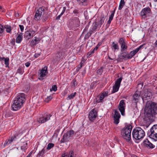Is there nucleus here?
I'll use <instances>...</instances> for the list:
<instances>
[{"mask_svg": "<svg viewBox=\"0 0 157 157\" xmlns=\"http://www.w3.org/2000/svg\"><path fill=\"white\" fill-rule=\"evenodd\" d=\"M4 29L2 25H0V36L2 35V33L4 31Z\"/></svg>", "mask_w": 157, "mask_h": 157, "instance_id": "a19ab883", "label": "nucleus"}, {"mask_svg": "<svg viewBox=\"0 0 157 157\" xmlns=\"http://www.w3.org/2000/svg\"><path fill=\"white\" fill-rule=\"evenodd\" d=\"M13 139L14 138L12 137L11 138H10L8 140H6L4 144V146L5 147L11 144L13 142Z\"/></svg>", "mask_w": 157, "mask_h": 157, "instance_id": "393cba45", "label": "nucleus"}, {"mask_svg": "<svg viewBox=\"0 0 157 157\" xmlns=\"http://www.w3.org/2000/svg\"><path fill=\"white\" fill-rule=\"evenodd\" d=\"M141 95V91H136L132 96V101L136 103L140 99Z\"/></svg>", "mask_w": 157, "mask_h": 157, "instance_id": "f8f14e48", "label": "nucleus"}, {"mask_svg": "<svg viewBox=\"0 0 157 157\" xmlns=\"http://www.w3.org/2000/svg\"><path fill=\"white\" fill-rule=\"evenodd\" d=\"M17 73H18L21 74H22L24 71L23 70L22 67H19L17 70Z\"/></svg>", "mask_w": 157, "mask_h": 157, "instance_id": "58836bf2", "label": "nucleus"}, {"mask_svg": "<svg viewBox=\"0 0 157 157\" xmlns=\"http://www.w3.org/2000/svg\"><path fill=\"white\" fill-rule=\"evenodd\" d=\"M40 41V39L39 38L35 37V39L34 40H33L31 41H29V45L31 47H33L38 43Z\"/></svg>", "mask_w": 157, "mask_h": 157, "instance_id": "4be33fe9", "label": "nucleus"}, {"mask_svg": "<svg viewBox=\"0 0 157 157\" xmlns=\"http://www.w3.org/2000/svg\"><path fill=\"white\" fill-rule=\"evenodd\" d=\"M4 60L5 62V64L6 65V67H9V59L8 57H7L6 58H5L4 59Z\"/></svg>", "mask_w": 157, "mask_h": 157, "instance_id": "c85d7f7f", "label": "nucleus"}, {"mask_svg": "<svg viewBox=\"0 0 157 157\" xmlns=\"http://www.w3.org/2000/svg\"><path fill=\"white\" fill-rule=\"evenodd\" d=\"M71 21L75 23L76 24H78L79 23V19L77 17H74L71 19Z\"/></svg>", "mask_w": 157, "mask_h": 157, "instance_id": "a878e982", "label": "nucleus"}, {"mask_svg": "<svg viewBox=\"0 0 157 157\" xmlns=\"http://www.w3.org/2000/svg\"><path fill=\"white\" fill-rule=\"evenodd\" d=\"M48 18V16L46 15L44 17L43 19H42V21L43 22H45L46 21H47Z\"/></svg>", "mask_w": 157, "mask_h": 157, "instance_id": "864d4df0", "label": "nucleus"}, {"mask_svg": "<svg viewBox=\"0 0 157 157\" xmlns=\"http://www.w3.org/2000/svg\"><path fill=\"white\" fill-rule=\"evenodd\" d=\"M157 105L155 103H151L149 105H146L144 110V119L145 120H152L156 115Z\"/></svg>", "mask_w": 157, "mask_h": 157, "instance_id": "f257e3e1", "label": "nucleus"}, {"mask_svg": "<svg viewBox=\"0 0 157 157\" xmlns=\"http://www.w3.org/2000/svg\"><path fill=\"white\" fill-rule=\"evenodd\" d=\"M44 9L42 7H40L36 11L34 16V18L36 20H40L42 16L44 14Z\"/></svg>", "mask_w": 157, "mask_h": 157, "instance_id": "1a4fd4ad", "label": "nucleus"}, {"mask_svg": "<svg viewBox=\"0 0 157 157\" xmlns=\"http://www.w3.org/2000/svg\"><path fill=\"white\" fill-rule=\"evenodd\" d=\"M45 150L43 149L40 152H39L38 155H42L45 153Z\"/></svg>", "mask_w": 157, "mask_h": 157, "instance_id": "8fccbe9b", "label": "nucleus"}, {"mask_svg": "<svg viewBox=\"0 0 157 157\" xmlns=\"http://www.w3.org/2000/svg\"><path fill=\"white\" fill-rule=\"evenodd\" d=\"M145 45V44H144L141 45L139 47V48H136L135 50L131 51L128 54V58L129 59L132 58L133 56H134L140 50V49L142 48L144 45Z\"/></svg>", "mask_w": 157, "mask_h": 157, "instance_id": "dca6fc26", "label": "nucleus"}, {"mask_svg": "<svg viewBox=\"0 0 157 157\" xmlns=\"http://www.w3.org/2000/svg\"><path fill=\"white\" fill-rule=\"evenodd\" d=\"M73 13L75 14V16H78V15L79 13V11L78 9H75L73 11Z\"/></svg>", "mask_w": 157, "mask_h": 157, "instance_id": "e433bc0d", "label": "nucleus"}, {"mask_svg": "<svg viewBox=\"0 0 157 157\" xmlns=\"http://www.w3.org/2000/svg\"><path fill=\"white\" fill-rule=\"evenodd\" d=\"M97 116V109L95 108L93 109L89 113L88 117L89 120L91 121H93Z\"/></svg>", "mask_w": 157, "mask_h": 157, "instance_id": "9b49d317", "label": "nucleus"}, {"mask_svg": "<svg viewBox=\"0 0 157 157\" xmlns=\"http://www.w3.org/2000/svg\"><path fill=\"white\" fill-rule=\"evenodd\" d=\"M76 93L75 92L74 93H72L70 95H68L67 100L71 99L73 98L75 96Z\"/></svg>", "mask_w": 157, "mask_h": 157, "instance_id": "c9c22d12", "label": "nucleus"}, {"mask_svg": "<svg viewBox=\"0 0 157 157\" xmlns=\"http://www.w3.org/2000/svg\"><path fill=\"white\" fill-rule=\"evenodd\" d=\"M22 106L19 104L17 103L14 101H13V104L12 105V108L14 111H17L20 109Z\"/></svg>", "mask_w": 157, "mask_h": 157, "instance_id": "412c9836", "label": "nucleus"}, {"mask_svg": "<svg viewBox=\"0 0 157 157\" xmlns=\"http://www.w3.org/2000/svg\"><path fill=\"white\" fill-rule=\"evenodd\" d=\"M4 59H5V57H0V61H2V60H3Z\"/></svg>", "mask_w": 157, "mask_h": 157, "instance_id": "0e129e2a", "label": "nucleus"}, {"mask_svg": "<svg viewBox=\"0 0 157 157\" xmlns=\"http://www.w3.org/2000/svg\"><path fill=\"white\" fill-rule=\"evenodd\" d=\"M114 117L120 118L121 115L119 113L117 110L115 111Z\"/></svg>", "mask_w": 157, "mask_h": 157, "instance_id": "473e14b6", "label": "nucleus"}, {"mask_svg": "<svg viewBox=\"0 0 157 157\" xmlns=\"http://www.w3.org/2000/svg\"><path fill=\"white\" fill-rule=\"evenodd\" d=\"M114 123L117 124L119 122V119L120 118L114 117Z\"/></svg>", "mask_w": 157, "mask_h": 157, "instance_id": "a18cd8bd", "label": "nucleus"}, {"mask_svg": "<svg viewBox=\"0 0 157 157\" xmlns=\"http://www.w3.org/2000/svg\"><path fill=\"white\" fill-rule=\"evenodd\" d=\"M125 106V104L124 103V100H122L120 102L118 108L121 114L123 116L124 115Z\"/></svg>", "mask_w": 157, "mask_h": 157, "instance_id": "2eb2a0df", "label": "nucleus"}, {"mask_svg": "<svg viewBox=\"0 0 157 157\" xmlns=\"http://www.w3.org/2000/svg\"><path fill=\"white\" fill-rule=\"evenodd\" d=\"M145 143L146 146L149 148H153L155 147V145H153L148 140H147V141H145Z\"/></svg>", "mask_w": 157, "mask_h": 157, "instance_id": "5701e85b", "label": "nucleus"}, {"mask_svg": "<svg viewBox=\"0 0 157 157\" xmlns=\"http://www.w3.org/2000/svg\"><path fill=\"white\" fill-rule=\"evenodd\" d=\"M19 14L18 13H15V16L16 17H17L19 16Z\"/></svg>", "mask_w": 157, "mask_h": 157, "instance_id": "774afa93", "label": "nucleus"}, {"mask_svg": "<svg viewBox=\"0 0 157 157\" xmlns=\"http://www.w3.org/2000/svg\"><path fill=\"white\" fill-rule=\"evenodd\" d=\"M75 132L73 130H70L65 133L63 138L61 140L60 142L62 143L68 142L71 139L74 135L75 134Z\"/></svg>", "mask_w": 157, "mask_h": 157, "instance_id": "20e7f679", "label": "nucleus"}, {"mask_svg": "<svg viewBox=\"0 0 157 157\" xmlns=\"http://www.w3.org/2000/svg\"><path fill=\"white\" fill-rule=\"evenodd\" d=\"M62 53L61 52H58L56 55L55 59L56 61L59 60L61 56Z\"/></svg>", "mask_w": 157, "mask_h": 157, "instance_id": "7c9ffc66", "label": "nucleus"}, {"mask_svg": "<svg viewBox=\"0 0 157 157\" xmlns=\"http://www.w3.org/2000/svg\"><path fill=\"white\" fill-rule=\"evenodd\" d=\"M111 20L109 19V20H108V24H110L111 22Z\"/></svg>", "mask_w": 157, "mask_h": 157, "instance_id": "338daca9", "label": "nucleus"}, {"mask_svg": "<svg viewBox=\"0 0 157 157\" xmlns=\"http://www.w3.org/2000/svg\"><path fill=\"white\" fill-rule=\"evenodd\" d=\"M114 13H115V10H114L113 11H112V13L109 17V20H110L111 21L112 20L113 18V17H114Z\"/></svg>", "mask_w": 157, "mask_h": 157, "instance_id": "37998d69", "label": "nucleus"}, {"mask_svg": "<svg viewBox=\"0 0 157 157\" xmlns=\"http://www.w3.org/2000/svg\"><path fill=\"white\" fill-rule=\"evenodd\" d=\"M47 67H44L41 71L40 72V76L39 79H42V78L44 77L47 74Z\"/></svg>", "mask_w": 157, "mask_h": 157, "instance_id": "aec40b11", "label": "nucleus"}, {"mask_svg": "<svg viewBox=\"0 0 157 157\" xmlns=\"http://www.w3.org/2000/svg\"><path fill=\"white\" fill-rule=\"evenodd\" d=\"M19 27L21 29V32H23L24 30V27L23 25H19Z\"/></svg>", "mask_w": 157, "mask_h": 157, "instance_id": "4d7b16f0", "label": "nucleus"}, {"mask_svg": "<svg viewBox=\"0 0 157 157\" xmlns=\"http://www.w3.org/2000/svg\"><path fill=\"white\" fill-rule=\"evenodd\" d=\"M62 157H67V156L66 155V153H65L62 155Z\"/></svg>", "mask_w": 157, "mask_h": 157, "instance_id": "e2e57ef3", "label": "nucleus"}, {"mask_svg": "<svg viewBox=\"0 0 157 157\" xmlns=\"http://www.w3.org/2000/svg\"><path fill=\"white\" fill-rule=\"evenodd\" d=\"M51 116L52 115L48 113H44L40 118H38L37 119V121L40 124L44 123L50 120Z\"/></svg>", "mask_w": 157, "mask_h": 157, "instance_id": "0eeeda50", "label": "nucleus"}, {"mask_svg": "<svg viewBox=\"0 0 157 157\" xmlns=\"http://www.w3.org/2000/svg\"><path fill=\"white\" fill-rule=\"evenodd\" d=\"M121 52L118 56V59H129L128 58V53L127 51Z\"/></svg>", "mask_w": 157, "mask_h": 157, "instance_id": "f3484780", "label": "nucleus"}, {"mask_svg": "<svg viewBox=\"0 0 157 157\" xmlns=\"http://www.w3.org/2000/svg\"><path fill=\"white\" fill-rule=\"evenodd\" d=\"M52 90L54 91H56L57 90V86L56 85H53L52 86Z\"/></svg>", "mask_w": 157, "mask_h": 157, "instance_id": "09e8293b", "label": "nucleus"}, {"mask_svg": "<svg viewBox=\"0 0 157 157\" xmlns=\"http://www.w3.org/2000/svg\"><path fill=\"white\" fill-rule=\"evenodd\" d=\"M6 31L7 33H10L11 30V27L10 26H7V27H6Z\"/></svg>", "mask_w": 157, "mask_h": 157, "instance_id": "49530a36", "label": "nucleus"}, {"mask_svg": "<svg viewBox=\"0 0 157 157\" xmlns=\"http://www.w3.org/2000/svg\"><path fill=\"white\" fill-rule=\"evenodd\" d=\"M105 19V17H104V15H101L100 19L99 21V24L100 25V26L103 24L104 22Z\"/></svg>", "mask_w": 157, "mask_h": 157, "instance_id": "cd10ccee", "label": "nucleus"}, {"mask_svg": "<svg viewBox=\"0 0 157 157\" xmlns=\"http://www.w3.org/2000/svg\"><path fill=\"white\" fill-rule=\"evenodd\" d=\"M25 95L23 93L19 94L15 98L13 101L22 106L25 101Z\"/></svg>", "mask_w": 157, "mask_h": 157, "instance_id": "6e6552de", "label": "nucleus"}, {"mask_svg": "<svg viewBox=\"0 0 157 157\" xmlns=\"http://www.w3.org/2000/svg\"><path fill=\"white\" fill-rule=\"evenodd\" d=\"M98 48L97 47H95V48H94V49L92 50H91L90 51V52L92 53V54L94 53V52L95 51H96L97 50Z\"/></svg>", "mask_w": 157, "mask_h": 157, "instance_id": "5fc2aeb1", "label": "nucleus"}, {"mask_svg": "<svg viewBox=\"0 0 157 157\" xmlns=\"http://www.w3.org/2000/svg\"><path fill=\"white\" fill-rule=\"evenodd\" d=\"M151 10L149 7L144 8L142 9L140 12V15L144 18L146 17V14L147 13H150Z\"/></svg>", "mask_w": 157, "mask_h": 157, "instance_id": "a211bd4d", "label": "nucleus"}, {"mask_svg": "<svg viewBox=\"0 0 157 157\" xmlns=\"http://www.w3.org/2000/svg\"><path fill=\"white\" fill-rule=\"evenodd\" d=\"M112 46L115 50L119 49V46L118 45L117 43V42H113L112 43Z\"/></svg>", "mask_w": 157, "mask_h": 157, "instance_id": "c756f323", "label": "nucleus"}, {"mask_svg": "<svg viewBox=\"0 0 157 157\" xmlns=\"http://www.w3.org/2000/svg\"><path fill=\"white\" fill-rule=\"evenodd\" d=\"M54 146V144L52 143H49L48 144L47 149L48 150H50Z\"/></svg>", "mask_w": 157, "mask_h": 157, "instance_id": "ea45409f", "label": "nucleus"}, {"mask_svg": "<svg viewBox=\"0 0 157 157\" xmlns=\"http://www.w3.org/2000/svg\"><path fill=\"white\" fill-rule=\"evenodd\" d=\"M125 2L124 0H121L118 9L120 10H121L123 6L125 5Z\"/></svg>", "mask_w": 157, "mask_h": 157, "instance_id": "bb28decb", "label": "nucleus"}, {"mask_svg": "<svg viewBox=\"0 0 157 157\" xmlns=\"http://www.w3.org/2000/svg\"><path fill=\"white\" fill-rule=\"evenodd\" d=\"M86 60L83 58H82V61H81L80 63V68H81L82 66H83L84 63L85 62Z\"/></svg>", "mask_w": 157, "mask_h": 157, "instance_id": "3c124183", "label": "nucleus"}, {"mask_svg": "<svg viewBox=\"0 0 157 157\" xmlns=\"http://www.w3.org/2000/svg\"><path fill=\"white\" fill-rule=\"evenodd\" d=\"M118 42L121 45V52L127 51L128 47L124 38H121Z\"/></svg>", "mask_w": 157, "mask_h": 157, "instance_id": "ddd939ff", "label": "nucleus"}, {"mask_svg": "<svg viewBox=\"0 0 157 157\" xmlns=\"http://www.w3.org/2000/svg\"><path fill=\"white\" fill-rule=\"evenodd\" d=\"M133 138L136 140H140L143 139L145 135L144 130L140 127L134 128L132 131Z\"/></svg>", "mask_w": 157, "mask_h": 157, "instance_id": "f03ea898", "label": "nucleus"}, {"mask_svg": "<svg viewBox=\"0 0 157 157\" xmlns=\"http://www.w3.org/2000/svg\"><path fill=\"white\" fill-rule=\"evenodd\" d=\"M122 79V78L121 77L117 80L114 85L113 86V89L112 92V93H115L118 90Z\"/></svg>", "mask_w": 157, "mask_h": 157, "instance_id": "9d476101", "label": "nucleus"}, {"mask_svg": "<svg viewBox=\"0 0 157 157\" xmlns=\"http://www.w3.org/2000/svg\"><path fill=\"white\" fill-rule=\"evenodd\" d=\"M92 54V53L90 52H89L87 53V55L88 56H90Z\"/></svg>", "mask_w": 157, "mask_h": 157, "instance_id": "69168bd1", "label": "nucleus"}, {"mask_svg": "<svg viewBox=\"0 0 157 157\" xmlns=\"http://www.w3.org/2000/svg\"><path fill=\"white\" fill-rule=\"evenodd\" d=\"M35 33V32L32 29H29L25 32L24 35V37L29 40L33 36Z\"/></svg>", "mask_w": 157, "mask_h": 157, "instance_id": "4468645a", "label": "nucleus"}, {"mask_svg": "<svg viewBox=\"0 0 157 157\" xmlns=\"http://www.w3.org/2000/svg\"><path fill=\"white\" fill-rule=\"evenodd\" d=\"M97 25L96 24H95V25L92 28V29L93 30H96L97 28Z\"/></svg>", "mask_w": 157, "mask_h": 157, "instance_id": "13d9d810", "label": "nucleus"}, {"mask_svg": "<svg viewBox=\"0 0 157 157\" xmlns=\"http://www.w3.org/2000/svg\"><path fill=\"white\" fill-rule=\"evenodd\" d=\"M23 143V145L21 147V148L23 150H25L27 148V143L26 142H24Z\"/></svg>", "mask_w": 157, "mask_h": 157, "instance_id": "72a5a7b5", "label": "nucleus"}, {"mask_svg": "<svg viewBox=\"0 0 157 157\" xmlns=\"http://www.w3.org/2000/svg\"><path fill=\"white\" fill-rule=\"evenodd\" d=\"M40 55V54L39 53H35L34 55V57L35 58H37Z\"/></svg>", "mask_w": 157, "mask_h": 157, "instance_id": "680f3d73", "label": "nucleus"}, {"mask_svg": "<svg viewBox=\"0 0 157 157\" xmlns=\"http://www.w3.org/2000/svg\"><path fill=\"white\" fill-rule=\"evenodd\" d=\"M66 7H63V10L62 11V12L60 13L61 15H63V14L65 12L66 10Z\"/></svg>", "mask_w": 157, "mask_h": 157, "instance_id": "6e6d98bb", "label": "nucleus"}, {"mask_svg": "<svg viewBox=\"0 0 157 157\" xmlns=\"http://www.w3.org/2000/svg\"><path fill=\"white\" fill-rule=\"evenodd\" d=\"M92 33V30L90 31L89 32L85 35V38L86 39H88L89 37L91 35Z\"/></svg>", "mask_w": 157, "mask_h": 157, "instance_id": "f704fd0d", "label": "nucleus"}, {"mask_svg": "<svg viewBox=\"0 0 157 157\" xmlns=\"http://www.w3.org/2000/svg\"><path fill=\"white\" fill-rule=\"evenodd\" d=\"M103 68L102 67H101L97 71V73L99 75L101 74L103 72Z\"/></svg>", "mask_w": 157, "mask_h": 157, "instance_id": "79ce46f5", "label": "nucleus"}, {"mask_svg": "<svg viewBox=\"0 0 157 157\" xmlns=\"http://www.w3.org/2000/svg\"><path fill=\"white\" fill-rule=\"evenodd\" d=\"M72 86L74 87H75L77 85V83L76 82L75 79H73L72 81Z\"/></svg>", "mask_w": 157, "mask_h": 157, "instance_id": "c03bdc74", "label": "nucleus"}, {"mask_svg": "<svg viewBox=\"0 0 157 157\" xmlns=\"http://www.w3.org/2000/svg\"><path fill=\"white\" fill-rule=\"evenodd\" d=\"M30 63L29 62H27L25 63V65L26 67H28L30 66Z\"/></svg>", "mask_w": 157, "mask_h": 157, "instance_id": "052dcab7", "label": "nucleus"}, {"mask_svg": "<svg viewBox=\"0 0 157 157\" xmlns=\"http://www.w3.org/2000/svg\"><path fill=\"white\" fill-rule=\"evenodd\" d=\"M22 33H20L19 34L16 38V42L17 43H20L22 40Z\"/></svg>", "mask_w": 157, "mask_h": 157, "instance_id": "b1692460", "label": "nucleus"}, {"mask_svg": "<svg viewBox=\"0 0 157 157\" xmlns=\"http://www.w3.org/2000/svg\"><path fill=\"white\" fill-rule=\"evenodd\" d=\"M62 15H61V14H60L59 15L56 17V20H59L60 19V17Z\"/></svg>", "mask_w": 157, "mask_h": 157, "instance_id": "bf43d9fd", "label": "nucleus"}, {"mask_svg": "<svg viewBox=\"0 0 157 157\" xmlns=\"http://www.w3.org/2000/svg\"><path fill=\"white\" fill-rule=\"evenodd\" d=\"M108 91H103L100 95L99 100L97 101L98 103L102 102L104 98L108 96Z\"/></svg>", "mask_w": 157, "mask_h": 157, "instance_id": "6ab92c4d", "label": "nucleus"}, {"mask_svg": "<svg viewBox=\"0 0 157 157\" xmlns=\"http://www.w3.org/2000/svg\"><path fill=\"white\" fill-rule=\"evenodd\" d=\"M52 98V97L51 96L48 97L47 98L45 99V101L46 102H48Z\"/></svg>", "mask_w": 157, "mask_h": 157, "instance_id": "de8ad7c7", "label": "nucleus"}, {"mask_svg": "<svg viewBox=\"0 0 157 157\" xmlns=\"http://www.w3.org/2000/svg\"><path fill=\"white\" fill-rule=\"evenodd\" d=\"M15 39L13 38L10 41V44L12 46H14L15 45Z\"/></svg>", "mask_w": 157, "mask_h": 157, "instance_id": "603ef678", "label": "nucleus"}, {"mask_svg": "<svg viewBox=\"0 0 157 157\" xmlns=\"http://www.w3.org/2000/svg\"><path fill=\"white\" fill-rule=\"evenodd\" d=\"M132 128V125H128L121 131V135L123 138L128 142L131 140V132Z\"/></svg>", "mask_w": 157, "mask_h": 157, "instance_id": "7ed1b4c3", "label": "nucleus"}, {"mask_svg": "<svg viewBox=\"0 0 157 157\" xmlns=\"http://www.w3.org/2000/svg\"><path fill=\"white\" fill-rule=\"evenodd\" d=\"M74 154V153L73 151H70L68 154L66 153V155L67 156V157H73Z\"/></svg>", "mask_w": 157, "mask_h": 157, "instance_id": "4c0bfd02", "label": "nucleus"}, {"mask_svg": "<svg viewBox=\"0 0 157 157\" xmlns=\"http://www.w3.org/2000/svg\"><path fill=\"white\" fill-rule=\"evenodd\" d=\"M147 134L151 138L155 141L157 140V124L154 125L150 129Z\"/></svg>", "mask_w": 157, "mask_h": 157, "instance_id": "39448f33", "label": "nucleus"}, {"mask_svg": "<svg viewBox=\"0 0 157 157\" xmlns=\"http://www.w3.org/2000/svg\"><path fill=\"white\" fill-rule=\"evenodd\" d=\"M77 1L79 2V4L82 3V5H86L87 0H76Z\"/></svg>", "mask_w": 157, "mask_h": 157, "instance_id": "2f4dec72", "label": "nucleus"}, {"mask_svg": "<svg viewBox=\"0 0 157 157\" xmlns=\"http://www.w3.org/2000/svg\"><path fill=\"white\" fill-rule=\"evenodd\" d=\"M141 98L143 101L150 99L152 97V94L151 90L149 89H145L143 91L141 92Z\"/></svg>", "mask_w": 157, "mask_h": 157, "instance_id": "423d86ee", "label": "nucleus"}]
</instances>
